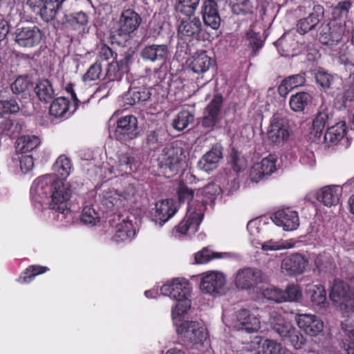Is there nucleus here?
Here are the masks:
<instances>
[{
    "mask_svg": "<svg viewBox=\"0 0 354 354\" xmlns=\"http://www.w3.org/2000/svg\"><path fill=\"white\" fill-rule=\"evenodd\" d=\"M294 245L295 243L292 241H274L270 240L261 243V249L264 251H272L291 248Z\"/></svg>",
    "mask_w": 354,
    "mask_h": 354,
    "instance_id": "50",
    "label": "nucleus"
},
{
    "mask_svg": "<svg viewBox=\"0 0 354 354\" xmlns=\"http://www.w3.org/2000/svg\"><path fill=\"white\" fill-rule=\"evenodd\" d=\"M30 86V81L27 77L20 76L12 84L11 88L14 93L19 94L28 90Z\"/></svg>",
    "mask_w": 354,
    "mask_h": 354,
    "instance_id": "57",
    "label": "nucleus"
},
{
    "mask_svg": "<svg viewBox=\"0 0 354 354\" xmlns=\"http://www.w3.org/2000/svg\"><path fill=\"white\" fill-rule=\"evenodd\" d=\"M68 109L69 101L66 97H58L51 104L49 112L55 118H63L68 113Z\"/></svg>",
    "mask_w": 354,
    "mask_h": 354,
    "instance_id": "45",
    "label": "nucleus"
},
{
    "mask_svg": "<svg viewBox=\"0 0 354 354\" xmlns=\"http://www.w3.org/2000/svg\"><path fill=\"white\" fill-rule=\"evenodd\" d=\"M124 71L120 68L119 62H112L109 64L106 75L110 80H116L121 78L122 74Z\"/></svg>",
    "mask_w": 354,
    "mask_h": 354,
    "instance_id": "62",
    "label": "nucleus"
},
{
    "mask_svg": "<svg viewBox=\"0 0 354 354\" xmlns=\"http://www.w3.org/2000/svg\"><path fill=\"white\" fill-rule=\"evenodd\" d=\"M226 278L223 273L218 271H210L202 274L200 289L203 293L217 297L225 291Z\"/></svg>",
    "mask_w": 354,
    "mask_h": 354,
    "instance_id": "8",
    "label": "nucleus"
},
{
    "mask_svg": "<svg viewBox=\"0 0 354 354\" xmlns=\"http://www.w3.org/2000/svg\"><path fill=\"white\" fill-rule=\"evenodd\" d=\"M276 158L270 155L263 158L260 162L255 164L250 170V178L252 181L259 182L264 176H270L276 169Z\"/></svg>",
    "mask_w": 354,
    "mask_h": 354,
    "instance_id": "22",
    "label": "nucleus"
},
{
    "mask_svg": "<svg viewBox=\"0 0 354 354\" xmlns=\"http://www.w3.org/2000/svg\"><path fill=\"white\" fill-rule=\"evenodd\" d=\"M230 162L232 168L236 173L243 171L247 166V162L245 158L234 150H232L230 153Z\"/></svg>",
    "mask_w": 354,
    "mask_h": 354,
    "instance_id": "51",
    "label": "nucleus"
},
{
    "mask_svg": "<svg viewBox=\"0 0 354 354\" xmlns=\"http://www.w3.org/2000/svg\"><path fill=\"white\" fill-rule=\"evenodd\" d=\"M316 83L319 85L322 89L330 93H335L341 89L342 80L335 74L329 73L323 70H318L315 73Z\"/></svg>",
    "mask_w": 354,
    "mask_h": 354,
    "instance_id": "19",
    "label": "nucleus"
},
{
    "mask_svg": "<svg viewBox=\"0 0 354 354\" xmlns=\"http://www.w3.org/2000/svg\"><path fill=\"white\" fill-rule=\"evenodd\" d=\"M324 15V9L319 5H316L313 7V10L308 17L299 19L297 24V31L301 35H304L306 32L315 29L319 24L321 18Z\"/></svg>",
    "mask_w": 354,
    "mask_h": 354,
    "instance_id": "26",
    "label": "nucleus"
},
{
    "mask_svg": "<svg viewBox=\"0 0 354 354\" xmlns=\"http://www.w3.org/2000/svg\"><path fill=\"white\" fill-rule=\"evenodd\" d=\"M329 297L344 317H349L354 313V292L347 284L340 280L334 281Z\"/></svg>",
    "mask_w": 354,
    "mask_h": 354,
    "instance_id": "4",
    "label": "nucleus"
},
{
    "mask_svg": "<svg viewBox=\"0 0 354 354\" xmlns=\"http://www.w3.org/2000/svg\"><path fill=\"white\" fill-rule=\"evenodd\" d=\"M97 219V213L92 207H86L84 208L81 216L82 222L86 224H94Z\"/></svg>",
    "mask_w": 354,
    "mask_h": 354,
    "instance_id": "63",
    "label": "nucleus"
},
{
    "mask_svg": "<svg viewBox=\"0 0 354 354\" xmlns=\"http://www.w3.org/2000/svg\"><path fill=\"white\" fill-rule=\"evenodd\" d=\"M35 91L39 100L45 103L50 102L55 95L53 86L47 80L39 81L35 88Z\"/></svg>",
    "mask_w": 354,
    "mask_h": 354,
    "instance_id": "38",
    "label": "nucleus"
},
{
    "mask_svg": "<svg viewBox=\"0 0 354 354\" xmlns=\"http://www.w3.org/2000/svg\"><path fill=\"white\" fill-rule=\"evenodd\" d=\"M201 28V22L198 18L183 19L178 26V36L181 39L190 41L198 37Z\"/></svg>",
    "mask_w": 354,
    "mask_h": 354,
    "instance_id": "21",
    "label": "nucleus"
},
{
    "mask_svg": "<svg viewBox=\"0 0 354 354\" xmlns=\"http://www.w3.org/2000/svg\"><path fill=\"white\" fill-rule=\"evenodd\" d=\"M191 284L183 278H177L163 285L160 292L177 301V304L171 310V316L177 325V319L185 314L191 306L189 297L191 294Z\"/></svg>",
    "mask_w": 354,
    "mask_h": 354,
    "instance_id": "2",
    "label": "nucleus"
},
{
    "mask_svg": "<svg viewBox=\"0 0 354 354\" xmlns=\"http://www.w3.org/2000/svg\"><path fill=\"white\" fill-rule=\"evenodd\" d=\"M40 144V139L36 136H21L16 142V151L18 153H26L37 148Z\"/></svg>",
    "mask_w": 354,
    "mask_h": 354,
    "instance_id": "37",
    "label": "nucleus"
},
{
    "mask_svg": "<svg viewBox=\"0 0 354 354\" xmlns=\"http://www.w3.org/2000/svg\"><path fill=\"white\" fill-rule=\"evenodd\" d=\"M283 294L284 301H297L302 296L300 288L295 284L288 285Z\"/></svg>",
    "mask_w": 354,
    "mask_h": 354,
    "instance_id": "55",
    "label": "nucleus"
},
{
    "mask_svg": "<svg viewBox=\"0 0 354 354\" xmlns=\"http://www.w3.org/2000/svg\"><path fill=\"white\" fill-rule=\"evenodd\" d=\"M346 129V123L344 122H339L328 129L324 135V138L329 142H337L344 138Z\"/></svg>",
    "mask_w": 354,
    "mask_h": 354,
    "instance_id": "42",
    "label": "nucleus"
},
{
    "mask_svg": "<svg viewBox=\"0 0 354 354\" xmlns=\"http://www.w3.org/2000/svg\"><path fill=\"white\" fill-rule=\"evenodd\" d=\"M311 100L312 97L309 93L299 92L290 97L289 104L292 111L300 112L304 110Z\"/></svg>",
    "mask_w": 354,
    "mask_h": 354,
    "instance_id": "41",
    "label": "nucleus"
},
{
    "mask_svg": "<svg viewBox=\"0 0 354 354\" xmlns=\"http://www.w3.org/2000/svg\"><path fill=\"white\" fill-rule=\"evenodd\" d=\"M223 157L222 149L220 146H214L200 159L198 166L200 169L210 171L218 167L220 160Z\"/></svg>",
    "mask_w": 354,
    "mask_h": 354,
    "instance_id": "28",
    "label": "nucleus"
},
{
    "mask_svg": "<svg viewBox=\"0 0 354 354\" xmlns=\"http://www.w3.org/2000/svg\"><path fill=\"white\" fill-rule=\"evenodd\" d=\"M342 328L348 337V342H344L347 354H354V325L346 320L342 323Z\"/></svg>",
    "mask_w": 354,
    "mask_h": 354,
    "instance_id": "48",
    "label": "nucleus"
},
{
    "mask_svg": "<svg viewBox=\"0 0 354 354\" xmlns=\"http://www.w3.org/2000/svg\"><path fill=\"white\" fill-rule=\"evenodd\" d=\"M102 73V65L100 62H96L90 66L86 73L84 75V81H93L98 80Z\"/></svg>",
    "mask_w": 354,
    "mask_h": 354,
    "instance_id": "60",
    "label": "nucleus"
},
{
    "mask_svg": "<svg viewBox=\"0 0 354 354\" xmlns=\"http://www.w3.org/2000/svg\"><path fill=\"white\" fill-rule=\"evenodd\" d=\"M169 54L166 44H151L145 46L140 51L141 57L151 62H164Z\"/></svg>",
    "mask_w": 354,
    "mask_h": 354,
    "instance_id": "23",
    "label": "nucleus"
},
{
    "mask_svg": "<svg viewBox=\"0 0 354 354\" xmlns=\"http://www.w3.org/2000/svg\"><path fill=\"white\" fill-rule=\"evenodd\" d=\"M222 104V96L221 95H216L206 106L201 125L206 129L207 131H211L216 127V124L218 122V116Z\"/></svg>",
    "mask_w": 354,
    "mask_h": 354,
    "instance_id": "15",
    "label": "nucleus"
},
{
    "mask_svg": "<svg viewBox=\"0 0 354 354\" xmlns=\"http://www.w3.org/2000/svg\"><path fill=\"white\" fill-rule=\"evenodd\" d=\"M273 222L286 231L296 230L299 225V216L295 211L284 209L277 211L272 217Z\"/></svg>",
    "mask_w": 354,
    "mask_h": 354,
    "instance_id": "18",
    "label": "nucleus"
},
{
    "mask_svg": "<svg viewBox=\"0 0 354 354\" xmlns=\"http://www.w3.org/2000/svg\"><path fill=\"white\" fill-rule=\"evenodd\" d=\"M274 330L282 338H287L290 345L297 350L302 348L306 343L305 337L288 321Z\"/></svg>",
    "mask_w": 354,
    "mask_h": 354,
    "instance_id": "16",
    "label": "nucleus"
},
{
    "mask_svg": "<svg viewBox=\"0 0 354 354\" xmlns=\"http://www.w3.org/2000/svg\"><path fill=\"white\" fill-rule=\"evenodd\" d=\"M138 120L132 115H125L118 120L114 136L122 141L135 139L138 136Z\"/></svg>",
    "mask_w": 354,
    "mask_h": 354,
    "instance_id": "11",
    "label": "nucleus"
},
{
    "mask_svg": "<svg viewBox=\"0 0 354 354\" xmlns=\"http://www.w3.org/2000/svg\"><path fill=\"white\" fill-rule=\"evenodd\" d=\"M351 8V3L348 1L339 2L333 10V15L335 18H339L346 15Z\"/></svg>",
    "mask_w": 354,
    "mask_h": 354,
    "instance_id": "64",
    "label": "nucleus"
},
{
    "mask_svg": "<svg viewBox=\"0 0 354 354\" xmlns=\"http://www.w3.org/2000/svg\"><path fill=\"white\" fill-rule=\"evenodd\" d=\"M203 19L204 23L212 28L217 29L221 24V17L218 12L217 4L213 0H207L203 5Z\"/></svg>",
    "mask_w": 354,
    "mask_h": 354,
    "instance_id": "29",
    "label": "nucleus"
},
{
    "mask_svg": "<svg viewBox=\"0 0 354 354\" xmlns=\"http://www.w3.org/2000/svg\"><path fill=\"white\" fill-rule=\"evenodd\" d=\"M288 124L286 118L277 113L272 115L267 131L268 138L274 143H279L288 139Z\"/></svg>",
    "mask_w": 354,
    "mask_h": 354,
    "instance_id": "10",
    "label": "nucleus"
},
{
    "mask_svg": "<svg viewBox=\"0 0 354 354\" xmlns=\"http://www.w3.org/2000/svg\"><path fill=\"white\" fill-rule=\"evenodd\" d=\"M184 158L183 149L169 146L165 147L158 158L159 167L168 177L170 173L177 171Z\"/></svg>",
    "mask_w": 354,
    "mask_h": 354,
    "instance_id": "6",
    "label": "nucleus"
},
{
    "mask_svg": "<svg viewBox=\"0 0 354 354\" xmlns=\"http://www.w3.org/2000/svg\"><path fill=\"white\" fill-rule=\"evenodd\" d=\"M142 18L132 9L124 10L119 19L110 29V39L113 44L122 45L132 37V34L139 28Z\"/></svg>",
    "mask_w": 354,
    "mask_h": 354,
    "instance_id": "3",
    "label": "nucleus"
},
{
    "mask_svg": "<svg viewBox=\"0 0 354 354\" xmlns=\"http://www.w3.org/2000/svg\"><path fill=\"white\" fill-rule=\"evenodd\" d=\"M201 0H177L175 10L187 17L194 15Z\"/></svg>",
    "mask_w": 354,
    "mask_h": 354,
    "instance_id": "43",
    "label": "nucleus"
},
{
    "mask_svg": "<svg viewBox=\"0 0 354 354\" xmlns=\"http://www.w3.org/2000/svg\"><path fill=\"white\" fill-rule=\"evenodd\" d=\"M266 280L261 270L254 268H244L237 270L234 277L236 286L240 289H250Z\"/></svg>",
    "mask_w": 354,
    "mask_h": 354,
    "instance_id": "9",
    "label": "nucleus"
},
{
    "mask_svg": "<svg viewBox=\"0 0 354 354\" xmlns=\"http://www.w3.org/2000/svg\"><path fill=\"white\" fill-rule=\"evenodd\" d=\"M61 6L59 0H47L36 10L35 12L39 15L43 21L49 22L55 18Z\"/></svg>",
    "mask_w": 354,
    "mask_h": 354,
    "instance_id": "34",
    "label": "nucleus"
},
{
    "mask_svg": "<svg viewBox=\"0 0 354 354\" xmlns=\"http://www.w3.org/2000/svg\"><path fill=\"white\" fill-rule=\"evenodd\" d=\"M234 327L239 330L255 333L260 329L261 322L259 319L250 310L242 309L236 314Z\"/></svg>",
    "mask_w": 354,
    "mask_h": 354,
    "instance_id": "17",
    "label": "nucleus"
},
{
    "mask_svg": "<svg viewBox=\"0 0 354 354\" xmlns=\"http://www.w3.org/2000/svg\"><path fill=\"white\" fill-rule=\"evenodd\" d=\"M246 37L249 45L252 48L253 55H256L257 51L262 48L263 40L261 39L260 34L255 32L252 28H250L246 33Z\"/></svg>",
    "mask_w": 354,
    "mask_h": 354,
    "instance_id": "52",
    "label": "nucleus"
},
{
    "mask_svg": "<svg viewBox=\"0 0 354 354\" xmlns=\"http://www.w3.org/2000/svg\"><path fill=\"white\" fill-rule=\"evenodd\" d=\"M177 333L185 342L194 345H202L207 337L206 328L201 323L185 321L177 326Z\"/></svg>",
    "mask_w": 354,
    "mask_h": 354,
    "instance_id": "7",
    "label": "nucleus"
},
{
    "mask_svg": "<svg viewBox=\"0 0 354 354\" xmlns=\"http://www.w3.org/2000/svg\"><path fill=\"white\" fill-rule=\"evenodd\" d=\"M351 72V75L348 79V84L345 90L344 97L346 100H354V64L348 66Z\"/></svg>",
    "mask_w": 354,
    "mask_h": 354,
    "instance_id": "61",
    "label": "nucleus"
},
{
    "mask_svg": "<svg viewBox=\"0 0 354 354\" xmlns=\"http://www.w3.org/2000/svg\"><path fill=\"white\" fill-rule=\"evenodd\" d=\"M102 205L109 210H117L125 206L122 193L114 188H108L102 193Z\"/></svg>",
    "mask_w": 354,
    "mask_h": 354,
    "instance_id": "30",
    "label": "nucleus"
},
{
    "mask_svg": "<svg viewBox=\"0 0 354 354\" xmlns=\"http://www.w3.org/2000/svg\"><path fill=\"white\" fill-rule=\"evenodd\" d=\"M203 216L202 206L197 211L196 209L192 208L190 205L187 208V214L185 218L179 223L177 227V232L182 234H193L198 227L200 223Z\"/></svg>",
    "mask_w": 354,
    "mask_h": 354,
    "instance_id": "13",
    "label": "nucleus"
},
{
    "mask_svg": "<svg viewBox=\"0 0 354 354\" xmlns=\"http://www.w3.org/2000/svg\"><path fill=\"white\" fill-rule=\"evenodd\" d=\"M32 196L41 198L50 197V207L60 213L68 210L71 197V185L64 180L57 179L53 175H45L36 179L30 189Z\"/></svg>",
    "mask_w": 354,
    "mask_h": 354,
    "instance_id": "1",
    "label": "nucleus"
},
{
    "mask_svg": "<svg viewBox=\"0 0 354 354\" xmlns=\"http://www.w3.org/2000/svg\"><path fill=\"white\" fill-rule=\"evenodd\" d=\"M307 260L301 255L295 254L286 257L281 263V270L286 275L301 274L306 269Z\"/></svg>",
    "mask_w": 354,
    "mask_h": 354,
    "instance_id": "24",
    "label": "nucleus"
},
{
    "mask_svg": "<svg viewBox=\"0 0 354 354\" xmlns=\"http://www.w3.org/2000/svg\"><path fill=\"white\" fill-rule=\"evenodd\" d=\"M232 10L236 15H246L252 12V6L249 0H237L232 2Z\"/></svg>",
    "mask_w": 354,
    "mask_h": 354,
    "instance_id": "54",
    "label": "nucleus"
},
{
    "mask_svg": "<svg viewBox=\"0 0 354 354\" xmlns=\"http://www.w3.org/2000/svg\"><path fill=\"white\" fill-rule=\"evenodd\" d=\"M252 344L257 346L258 352L255 354H290L280 343L272 339L256 337Z\"/></svg>",
    "mask_w": 354,
    "mask_h": 354,
    "instance_id": "27",
    "label": "nucleus"
},
{
    "mask_svg": "<svg viewBox=\"0 0 354 354\" xmlns=\"http://www.w3.org/2000/svg\"><path fill=\"white\" fill-rule=\"evenodd\" d=\"M329 25L331 26V30L329 32V44H333L341 40L344 33V28L341 23L336 21L330 22Z\"/></svg>",
    "mask_w": 354,
    "mask_h": 354,
    "instance_id": "53",
    "label": "nucleus"
},
{
    "mask_svg": "<svg viewBox=\"0 0 354 354\" xmlns=\"http://www.w3.org/2000/svg\"><path fill=\"white\" fill-rule=\"evenodd\" d=\"M194 120V115L188 111L183 110L174 118L171 124L175 129L182 131L188 127L189 124H192Z\"/></svg>",
    "mask_w": 354,
    "mask_h": 354,
    "instance_id": "46",
    "label": "nucleus"
},
{
    "mask_svg": "<svg viewBox=\"0 0 354 354\" xmlns=\"http://www.w3.org/2000/svg\"><path fill=\"white\" fill-rule=\"evenodd\" d=\"M221 192V188L218 185L214 183H209L205 186L201 190L198 191L197 195L198 193L201 195L205 196L207 199L212 201L214 199L215 196L218 195Z\"/></svg>",
    "mask_w": 354,
    "mask_h": 354,
    "instance_id": "59",
    "label": "nucleus"
},
{
    "mask_svg": "<svg viewBox=\"0 0 354 354\" xmlns=\"http://www.w3.org/2000/svg\"><path fill=\"white\" fill-rule=\"evenodd\" d=\"M308 293L312 302L319 307L324 308L326 305V293L324 286L321 284L311 285L308 287Z\"/></svg>",
    "mask_w": 354,
    "mask_h": 354,
    "instance_id": "40",
    "label": "nucleus"
},
{
    "mask_svg": "<svg viewBox=\"0 0 354 354\" xmlns=\"http://www.w3.org/2000/svg\"><path fill=\"white\" fill-rule=\"evenodd\" d=\"M136 234V230L131 221L123 220L115 227V232L113 236L114 241L120 243L131 240Z\"/></svg>",
    "mask_w": 354,
    "mask_h": 354,
    "instance_id": "33",
    "label": "nucleus"
},
{
    "mask_svg": "<svg viewBox=\"0 0 354 354\" xmlns=\"http://www.w3.org/2000/svg\"><path fill=\"white\" fill-rule=\"evenodd\" d=\"M64 23L71 29L82 32L88 24V16L82 11L74 12L65 15Z\"/></svg>",
    "mask_w": 354,
    "mask_h": 354,
    "instance_id": "32",
    "label": "nucleus"
},
{
    "mask_svg": "<svg viewBox=\"0 0 354 354\" xmlns=\"http://www.w3.org/2000/svg\"><path fill=\"white\" fill-rule=\"evenodd\" d=\"M48 270V268L46 267L39 266H32L29 267L26 269V272L25 273L27 274L26 276L21 277L20 280L22 283H29L30 282L32 279L39 274L44 273Z\"/></svg>",
    "mask_w": 354,
    "mask_h": 354,
    "instance_id": "56",
    "label": "nucleus"
},
{
    "mask_svg": "<svg viewBox=\"0 0 354 354\" xmlns=\"http://www.w3.org/2000/svg\"><path fill=\"white\" fill-rule=\"evenodd\" d=\"M12 36L15 42L19 46L30 48L40 43L42 32L37 26L28 21H23L17 24Z\"/></svg>",
    "mask_w": 354,
    "mask_h": 354,
    "instance_id": "5",
    "label": "nucleus"
},
{
    "mask_svg": "<svg viewBox=\"0 0 354 354\" xmlns=\"http://www.w3.org/2000/svg\"><path fill=\"white\" fill-rule=\"evenodd\" d=\"M295 322L297 326L310 337H317L324 329L323 322L315 315L297 314Z\"/></svg>",
    "mask_w": 354,
    "mask_h": 354,
    "instance_id": "12",
    "label": "nucleus"
},
{
    "mask_svg": "<svg viewBox=\"0 0 354 354\" xmlns=\"http://www.w3.org/2000/svg\"><path fill=\"white\" fill-rule=\"evenodd\" d=\"M178 194L180 201L188 202V208L191 205H192V208L196 209L198 211L200 209V206L201 205L202 209L203 210V204H201L197 201H192L194 198V192L192 189L187 187L184 184H180L178 188Z\"/></svg>",
    "mask_w": 354,
    "mask_h": 354,
    "instance_id": "47",
    "label": "nucleus"
},
{
    "mask_svg": "<svg viewBox=\"0 0 354 354\" xmlns=\"http://www.w3.org/2000/svg\"><path fill=\"white\" fill-rule=\"evenodd\" d=\"M221 254L218 253H212L209 250L204 248L195 254V261L196 263H205L212 259L221 258Z\"/></svg>",
    "mask_w": 354,
    "mask_h": 354,
    "instance_id": "58",
    "label": "nucleus"
},
{
    "mask_svg": "<svg viewBox=\"0 0 354 354\" xmlns=\"http://www.w3.org/2000/svg\"><path fill=\"white\" fill-rule=\"evenodd\" d=\"M332 118L333 114L330 111L329 105L323 102L313 119L310 133L315 137L319 138Z\"/></svg>",
    "mask_w": 354,
    "mask_h": 354,
    "instance_id": "20",
    "label": "nucleus"
},
{
    "mask_svg": "<svg viewBox=\"0 0 354 354\" xmlns=\"http://www.w3.org/2000/svg\"><path fill=\"white\" fill-rule=\"evenodd\" d=\"M214 64V60L209 57L205 52H201L193 57L190 68L196 73H203Z\"/></svg>",
    "mask_w": 354,
    "mask_h": 354,
    "instance_id": "35",
    "label": "nucleus"
},
{
    "mask_svg": "<svg viewBox=\"0 0 354 354\" xmlns=\"http://www.w3.org/2000/svg\"><path fill=\"white\" fill-rule=\"evenodd\" d=\"M262 295L267 299L277 303L283 302L285 299L283 291L274 286H268L263 288Z\"/></svg>",
    "mask_w": 354,
    "mask_h": 354,
    "instance_id": "49",
    "label": "nucleus"
},
{
    "mask_svg": "<svg viewBox=\"0 0 354 354\" xmlns=\"http://www.w3.org/2000/svg\"><path fill=\"white\" fill-rule=\"evenodd\" d=\"M72 164L70 159L65 156H60L53 165V170L56 175L66 178L71 174Z\"/></svg>",
    "mask_w": 354,
    "mask_h": 354,
    "instance_id": "44",
    "label": "nucleus"
},
{
    "mask_svg": "<svg viewBox=\"0 0 354 354\" xmlns=\"http://www.w3.org/2000/svg\"><path fill=\"white\" fill-rule=\"evenodd\" d=\"M117 167L118 172L122 175L136 171L138 168V162L135 156L129 152L120 154Z\"/></svg>",
    "mask_w": 354,
    "mask_h": 354,
    "instance_id": "36",
    "label": "nucleus"
},
{
    "mask_svg": "<svg viewBox=\"0 0 354 354\" xmlns=\"http://www.w3.org/2000/svg\"><path fill=\"white\" fill-rule=\"evenodd\" d=\"M203 216L202 206L197 211L196 209L192 208L190 205L187 208V214L185 218L179 223L177 227V232L182 234H193L198 227L200 223Z\"/></svg>",
    "mask_w": 354,
    "mask_h": 354,
    "instance_id": "14",
    "label": "nucleus"
},
{
    "mask_svg": "<svg viewBox=\"0 0 354 354\" xmlns=\"http://www.w3.org/2000/svg\"><path fill=\"white\" fill-rule=\"evenodd\" d=\"M340 189L337 186H326L317 193V199L324 205L330 207L339 203Z\"/></svg>",
    "mask_w": 354,
    "mask_h": 354,
    "instance_id": "31",
    "label": "nucleus"
},
{
    "mask_svg": "<svg viewBox=\"0 0 354 354\" xmlns=\"http://www.w3.org/2000/svg\"><path fill=\"white\" fill-rule=\"evenodd\" d=\"M2 103V108L4 114H15L21 111L24 115L30 114L31 111L29 106H32L30 102L26 105H20L18 102L15 99L7 100H1Z\"/></svg>",
    "mask_w": 354,
    "mask_h": 354,
    "instance_id": "39",
    "label": "nucleus"
},
{
    "mask_svg": "<svg viewBox=\"0 0 354 354\" xmlns=\"http://www.w3.org/2000/svg\"><path fill=\"white\" fill-rule=\"evenodd\" d=\"M176 212L174 202L171 199L162 200L156 203L153 219L160 225L167 222Z\"/></svg>",
    "mask_w": 354,
    "mask_h": 354,
    "instance_id": "25",
    "label": "nucleus"
}]
</instances>
